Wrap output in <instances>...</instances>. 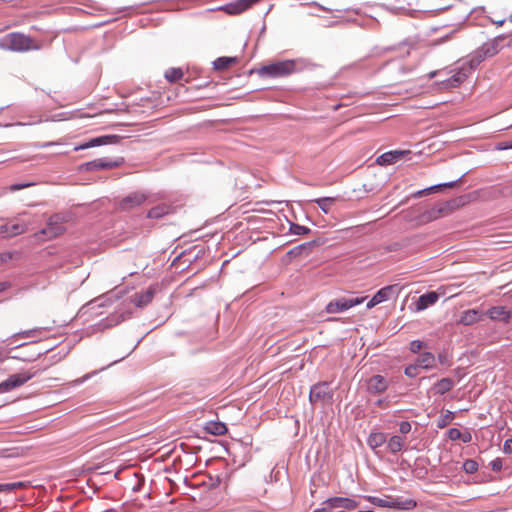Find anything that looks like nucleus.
<instances>
[{
  "instance_id": "obj_5",
  "label": "nucleus",
  "mask_w": 512,
  "mask_h": 512,
  "mask_svg": "<svg viewBox=\"0 0 512 512\" xmlns=\"http://www.w3.org/2000/svg\"><path fill=\"white\" fill-rule=\"evenodd\" d=\"M332 399L333 391L327 382H320L311 387L309 393V400L312 404L331 403Z\"/></svg>"
},
{
  "instance_id": "obj_28",
  "label": "nucleus",
  "mask_w": 512,
  "mask_h": 512,
  "mask_svg": "<svg viewBox=\"0 0 512 512\" xmlns=\"http://www.w3.org/2000/svg\"><path fill=\"white\" fill-rule=\"evenodd\" d=\"M385 443H387V437L383 432H372L367 438V444L373 451Z\"/></svg>"
},
{
  "instance_id": "obj_40",
  "label": "nucleus",
  "mask_w": 512,
  "mask_h": 512,
  "mask_svg": "<svg viewBox=\"0 0 512 512\" xmlns=\"http://www.w3.org/2000/svg\"><path fill=\"white\" fill-rule=\"evenodd\" d=\"M427 347V343L420 340H413L410 342L409 349L412 353H419L423 348Z\"/></svg>"
},
{
  "instance_id": "obj_31",
  "label": "nucleus",
  "mask_w": 512,
  "mask_h": 512,
  "mask_svg": "<svg viewBox=\"0 0 512 512\" xmlns=\"http://www.w3.org/2000/svg\"><path fill=\"white\" fill-rule=\"evenodd\" d=\"M479 320V312L475 309L466 310L461 314L459 322L463 325H471Z\"/></svg>"
},
{
  "instance_id": "obj_45",
  "label": "nucleus",
  "mask_w": 512,
  "mask_h": 512,
  "mask_svg": "<svg viewBox=\"0 0 512 512\" xmlns=\"http://www.w3.org/2000/svg\"><path fill=\"white\" fill-rule=\"evenodd\" d=\"M437 360L442 365H450V359L446 352H440L437 356Z\"/></svg>"
},
{
  "instance_id": "obj_24",
  "label": "nucleus",
  "mask_w": 512,
  "mask_h": 512,
  "mask_svg": "<svg viewBox=\"0 0 512 512\" xmlns=\"http://www.w3.org/2000/svg\"><path fill=\"white\" fill-rule=\"evenodd\" d=\"M454 385L455 382L453 381V379L448 377L442 378L432 386L431 391H433L435 395H444L445 393L452 390Z\"/></svg>"
},
{
  "instance_id": "obj_19",
  "label": "nucleus",
  "mask_w": 512,
  "mask_h": 512,
  "mask_svg": "<svg viewBox=\"0 0 512 512\" xmlns=\"http://www.w3.org/2000/svg\"><path fill=\"white\" fill-rule=\"evenodd\" d=\"M487 315L490 319L495 321H502L508 323L511 319V312L508 311L504 306H493L487 311Z\"/></svg>"
},
{
  "instance_id": "obj_2",
  "label": "nucleus",
  "mask_w": 512,
  "mask_h": 512,
  "mask_svg": "<svg viewBox=\"0 0 512 512\" xmlns=\"http://www.w3.org/2000/svg\"><path fill=\"white\" fill-rule=\"evenodd\" d=\"M0 48L13 52H27L39 49L33 38L20 32H11L0 38Z\"/></svg>"
},
{
  "instance_id": "obj_11",
  "label": "nucleus",
  "mask_w": 512,
  "mask_h": 512,
  "mask_svg": "<svg viewBox=\"0 0 512 512\" xmlns=\"http://www.w3.org/2000/svg\"><path fill=\"white\" fill-rule=\"evenodd\" d=\"M63 218L55 214L48 220L47 226L43 228L39 234L43 235L46 239H53L64 232Z\"/></svg>"
},
{
  "instance_id": "obj_48",
  "label": "nucleus",
  "mask_w": 512,
  "mask_h": 512,
  "mask_svg": "<svg viewBox=\"0 0 512 512\" xmlns=\"http://www.w3.org/2000/svg\"><path fill=\"white\" fill-rule=\"evenodd\" d=\"M31 185H33V183L13 184V185L10 186V190L11 191H17V190L29 187Z\"/></svg>"
},
{
  "instance_id": "obj_53",
  "label": "nucleus",
  "mask_w": 512,
  "mask_h": 512,
  "mask_svg": "<svg viewBox=\"0 0 512 512\" xmlns=\"http://www.w3.org/2000/svg\"><path fill=\"white\" fill-rule=\"evenodd\" d=\"M438 71H432L429 73V78H434L437 75Z\"/></svg>"
},
{
  "instance_id": "obj_3",
  "label": "nucleus",
  "mask_w": 512,
  "mask_h": 512,
  "mask_svg": "<svg viewBox=\"0 0 512 512\" xmlns=\"http://www.w3.org/2000/svg\"><path fill=\"white\" fill-rule=\"evenodd\" d=\"M368 500L374 506L395 510H412L417 506V502L413 499H404L390 495H385L384 497L369 496Z\"/></svg>"
},
{
  "instance_id": "obj_34",
  "label": "nucleus",
  "mask_w": 512,
  "mask_h": 512,
  "mask_svg": "<svg viewBox=\"0 0 512 512\" xmlns=\"http://www.w3.org/2000/svg\"><path fill=\"white\" fill-rule=\"evenodd\" d=\"M457 181H452V182H448V183H443V184H438V185H434V186H431L429 188H425V189H422V190H419L417 191L416 193L413 194V197L414 198H419L421 196H423L424 194H427L428 192H431V191H434L438 188H441V187H453L455 185Z\"/></svg>"
},
{
  "instance_id": "obj_36",
  "label": "nucleus",
  "mask_w": 512,
  "mask_h": 512,
  "mask_svg": "<svg viewBox=\"0 0 512 512\" xmlns=\"http://www.w3.org/2000/svg\"><path fill=\"white\" fill-rule=\"evenodd\" d=\"M289 230L294 235H305L311 231L310 228L296 224V223H291Z\"/></svg>"
},
{
  "instance_id": "obj_27",
  "label": "nucleus",
  "mask_w": 512,
  "mask_h": 512,
  "mask_svg": "<svg viewBox=\"0 0 512 512\" xmlns=\"http://www.w3.org/2000/svg\"><path fill=\"white\" fill-rule=\"evenodd\" d=\"M173 212V207L168 204H160L158 206H155L151 208L148 213L147 217L152 219H160L166 215H169Z\"/></svg>"
},
{
  "instance_id": "obj_7",
  "label": "nucleus",
  "mask_w": 512,
  "mask_h": 512,
  "mask_svg": "<svg viewBox=\"0 0 512 512\" xmlns=\"http://www.w3.org/2000/svg\"><path fill=\"white\" fill-rule=\"evenodd\" d=\"M358 506V502L347 497H331L323 501L322 507L313 512H331L333 509L353 510Z\"/></svg>"
},
{
  "instance_id": "obj_20",
  "label": "nucleus",
  "mask_w": 512,
  "mask_h": 512,
  "mask_svg": "<svg viewBox=\"0 0 512 512\" xmlns=\"http://www.w3.org/2000/svg\"><path fill=\"white\" fill-rule=\"evenodd\" d=\"M410 154V151H389L383 153L377 158V163L380 165H390L396 163L399 159H401L404 155Z\"/></svg>"
},
{
  "instance_id": "obj_55",
  "label": "nucleus",
  "mask_w": 512,
  "mask_h": 512,
  "mask_svg": "<svg viewBox=\"0 0 512 512\" xmlns=\"http://www.w3.org/2000/svg\"><path fill=\"white\" fill-rule=\"evenodd\" d=\"M357 512H375L373 510H367V511H357Z\"/></svg>"
},
{
  "instance_id": "obj_14",
  "label": "nucleus",
  "mask_w": 512,
  "mask_h": 512,
  "mask_svg": "<svg viewBox=\"0 0 512 512\" xmlns=\"http://www.w3.org/2000/svg\"><path fill=\"white\" fill-rule=\"evenodd\" d=\"M451 211V206L449 203H443L440 205H437L424 213L420 216V221L422 223H427L434 221L442 216L448 215Z\"/></svg>"
},
{
  "instance_id": "obj_46",
  "label": "nucleus",
  "mask_w": 512,
  "mask_h": 512,
  "mask_svg": "<svg viewBox=\"0 0 512 512\" xmlns=\"http://www.w3.org/2000/svg\"><path fill=\"white\" fill-rule=\"evenodd\" d=\"M503 452L506 454L512 453V439H506L503 444Z\"/></svg>"
},
{
  "instance_id": "obj_49",
  "label": "nucleus",
  "mask_w": 512,
  "mask_h": 512,
  "mask_svg": "<svg viewBox=\"0 0 512 512\" xmlns=\"http://www.w3.org/2000/svg\"><path fill=\"white\" fill-rule=\"evenodd\" d=\"M500 150L512 149V140L501 143L499 146Z\"/></svg>"
},
{
  "instance_id": "obj_42",
  "label": "nucleus",
  "mask_w": 512,
  "mask_h": 512,
  "mask_svg": "<svg viewBox=\"0 0 512 512\" xmlns=\"http://www.w3.org/2000/svg\"><path fill=\"white\" fill-rule=\"evenodd\" d=\"M447 437L452 440V441H455V440H458V439H461L462 438V433L459 429L457 428H450L448 431H447Z\"/></svg>"
},
{
  "instance_id": "obj_23",
  "label": "nucleus",
  "mask_w": 512,
  "mask_h": 512,
  "mask_svg": "<svg viewBox=\"0 0 512 512\" xmlns=\"http://www.w3.org/2000/svg\"><path fill=\"white\" fill-rule=\"evenodd\" d=\"M415 363L422 369L430 370L435 367L436 357L431 352H423L416 358Z\"/></svg>"
},
{
  "instance_id": "obj_1",
  "label": "nucleus",
  "mask_w": 512,
  "mask_h": 512,
  "mask_svg": "<svg viewBox=\"0 0 512 512\" xmlns=\"http://www.w3.org/2000/svg\"><path fill=\"white\" fill-rule=\"evenodd\" d=\"M306 66V61L303 59L277 61L263 66L259 74L272 78L284 77L302 71Z\"/></svg>"
},
{
  "instance_id": "obj_9",
  "label": "nucleus",
  "mask_w": 512,
  "mask_h": 512,
  "mask_svg": "<svg viewBox=\"0 0 512 512\" xmlns=\"http://www.w3.org/2000/svg\"><path fill=\"white\" fill-rule=\"evenodd\" d=\"M365 300V297H356V298H345V297H342V298H337L333 301H330L327 305H326V312L327 313H331V314H334V313H340V312H344L356 305H359L361 303H363Z\"/></svg>"
},
{
  "instance_id": "obj_12",
  "label": "nucleus",
  "mask_w": 512,
  "mask_h": 512,
  "mask_svg": "<svg viewBox=\"0 0 512 512\" xmlns=\"http://www.w3.org/2000/svg\"><path fill=\"white\" fill-rule=\"evenodd\" d=\"M470 70H471V67L470 68H468V67L457 68V69L453 70L452 71L453 74L449 78L443 80L440 83V85L446 89L456 88V87L460 86L466 80Z\"/></svg>"
},
{
  "instance_id": "obj_33",
  "label": "nucleus",
  "mask_w": 512,
  "mask_h": 512,
  "mask_svg": "<svg viewBox=\"0 0 512 512\" xmlns=\"http://www.w3.org/2000/svg\"><path fill=\"white\" fill-rule=\"evenodd\" d=\"M336 201V198L334 197H323L315 199L314 202L317 203L319 208L325 213L328 214L330 211L331 206Z\"/></svg>"
},
{
  "instance_id": "obj_22",
  "label": "nucleus",
  "mask_w": 512,
  "mask_h": 512,
  "mask_svg": "<svg viewBox=\"0 0 512 512\" xmlns=\"http://www.w3.org/2000/svg\"><path fill=\"white\" fill-rule=\"evenodd\" d=\"M154 293H155L154 289H152V288H148L144 292L135 293L132 296V302L137 307H144L152 301V299L154 297Z\"/></svg>"
},
{
  "instance_id": "obj_30",
  "label": "nucleus",
  "mask_w": 512,
  "mask_h": 512,
  "mask_svg": "<svg viewBox=\"0 0 512 512\" xmlns=\"http://www.w3.org/2000/svg\"><path fill=\"white\" fill-rule=\"evenodd\" d=\"M238 62L237 57H219L213 62L215 70H225Z\"/></svg>"
},
{
  "instance_id": "obj_35",
  "label": "nucleus",
  "mask_w": 512,
  "mask_h": 512,
  "mask_svg": "<svg viewBox=\"0 0 512 512\" xmlns=\"http://www.w3.org/2000/svg\"><path fill=\"white\" fill-rule=\"evenodd\" d=\"M454 419L453 412L447 410L445 413H442L437 421V427L442 429L448 426Z\"/></svg>"
},
{
  "instance_id": "obj_41",
  "label": "nucleus",
  "mask_w": 512,
  "mask_h": 512,
  "mask_svg": "<svg viewBox=\"0 0 512 512\" xmlns=\"http://www.w3.org/2000/svg\"><path fill=\"white\" fill-rule=\"evenodd\" d=\"M39 331H40V329H38V328L25 330V331L14 334L13 337H15V338L16 337H23V338L35 337V336H37Z\"/></svg>"
},
{
  "instance_id": "obj_18",
  "label": "nucleus",
  "mask_w": 512,
  "mask_h": 512,
  "mask_svg": "<svg viewBox=\"0 0 512 512\" xmlns=\"http://www.w3.org/2000/svg\"><path fill=\"white\" fill-rule=\"evenodd\" d=\"M388 387V382L382 375H374L367 381V391L371 394H380Z\"/></svg>"
},
{
  "instance_id": "obj_10",
  "label": "nucleus",
  "mask_w": 512,
  "mask_h": 512,
  "mask_svg": "<svg viewBox=\"0 0 512 512\" xmlns=\"http://www.w3.org/2000/svg\"><path fill=\"white\" fill-rule=\"evenodd\" d=\"M35 373L23 372L9 376L5 381L0 383V393L8 392L12 389L22 386L27 381L32 379Z\"/></svg>"
},
{
  "instance_id": "obj_21",
  "label": "nucleus",
  "mask_w": 512,
  "mask_h": 512,
  "mask_svg": "<svg viewBox=\"0 0 512 512\" xmlns=\"http://www.w3.org/2000/svg\"><path fill=\"white\" fill-rule=\"evenodd\" d=\"M439 299L438 293L435 291L427 292L421 295L416 302V310L423 311L428 307L434 305Z\"/></svg>"
},
{
  "instance_id": "obj_6",
  "label": "nucleus",
  "mask_w": 512,
  "mask_h": 512,
  "mask_svg": "<svg viewBox=\"0 0 512 512\" xmlns=\"http://www.w3.org/2000/svg\"><path fill=\"white\" fill-rule=\"evenodd\" d=\"M124 163V159L122 157H118L116 159L110 158H99L86 163L81 164V171H98V170H109L113 168H117Z\"/></svg>"
},
{
  "instance_id": "obj_38",
  "label": "nucleus",
  "mask_w": 512,
  "mask_h": 512,
  "mask_svg": "<svg viewBox=\"0 0 512 512\" xmlns=\"http://www.w3.org/2000/svg\"><path fill=\"white\" fill-rule=\"evenodd\" d=\"M404 373L407 377L414 378L419 375L420 367L414 362L405 368Z\"/></svg>"
},
{
  "instance_id": "obj_56",
  "label": "nucleus",
  "mask_w": 512,
  "mask_h": 512,
  "mask_svg": "<svg viewBox=\"0 0 512 512\" xmlns=\"http://www.w3.org/2000/svg\"><path fill=\"white\" fill-rule=\"evenodd\" d=\"M503 23H504V21L502 20V21H498V23H497V24H498V25H502Z\"/></svg>"
},
{
  "instance_id": "obj_4",
  "label": "nucleus",
  "mask_w": 512,
  "mask_h": 512,
  "mask_svg": "<svg viewBox=\"0 0 512 512\" xmlns=\"http://www.w3.org/2000/svg\"><path fill=\"white\" fill-rule=\"evenodd\" d=\"M509 46L506 35H499L492 40L485 42L476 52L478 62L488 57H493L504 47Z\"/></svg>"
},
{
  "instance_id": "obj_50",
  "label": "nucleus",
  "mask_w": 512,
  "mask_h": 512,
  "mask_svg": "<svg viewBox=\"0 0 512 512\" xmlns=\"http://www.w3.org/2000/svg\"><path fill=\"white\" fill-rule=\"evenodd\" d=\"M10 283L7 281L0 282V293L10 288Z\"/></svg>"
},
{
  "instance_id": "obj_57",
  "label": "nucleus",
  "mask_w": 512,
  "mask_h": 512,
  "mask_svg": "<svg viewBox=\"0 0 512 512\" xmlns=\"http://www.w3.org/2000/svg\"><path fill=\"white\" fill-rule=\"evenodd\" d=\"M396 249H397V248H396V246H395V247H393V248H390V250H396Z\"/></svg>"
},
{
  "instance_id": "obj_47",
  "label": "nucleus",
  "mask_w": 512,
  "mask_h": 512,
  "mask_svg": "<svg viewBox=\"0 0 512 512\" xmlns=\"http://www.w3.org/2000/svg\"><path fill=\"white\" fill-rule=\"evenodd\" d=\"M491 468L493 471H500L502 469V460L497 458L491 462Z\"/></svg>"
},
{
  "instance_id": "obj_13",
  "label": "nucleus",
  "mask_w": 512,
  "mask_h": 512,
  "mask_svg": "<svg viewBox=\"0 0 512 512\" xmlns=\"http://www.w3.org/2000/svg\"><path fill=\"white\" fill-rule=\"evenodd\" d=\"M28 229V224L24 222L10 221L0 225V236L3 238L14 237L23 234Z\"/></svg>"
},
{
  "instance_id": "obj_44",
  "label": "nucleus",
  "mask_w": 512,
  "mask_h": 512,
  "mask_svg": "<svg viewBox=\"0 0 512 512\" xmlns=\"http://www.w3.org/2000/svg\"><path fill=\"white\" fill-rule=\"evenodd\" d=\"M411 424L408 421H402L399 425V431L401 434L406 435L411 431Z\"/></svg>"
},
{
  "instance_id": "obj_52",
  "label": "nucleus",
  "mask_w": 512,
  "mask_h": 512,
  "mask_svg": "<svg viewBox=\"0 0 512 512\" xmlns=\"http://www.w3.org/2000/svg\"><path fill=\"white\" fill-rule=\"evenodd\" d=\"M6 359V356L4 355L3 351L0 350V363L3 362Z\"/></svg>"
},
{
  "instance_id": "obj_37",
  "label": "nucleus",
  "mask_w": 512,
  "mask_h": 512,
  "mask_svg": "<svg viewBox=\"0 0 512 512\" xmlns=\"http://www.w3.org/2000/svg\"><path fill=\"white\" fill-rule=\"evenodd\" d=\"M463 469L468 474H473L478 471V463L475 460L467 459L463 463Z\"/></svg>"
},
{
  "instance_id": "obj_17",
  "label": "nucleus",
  "mask_w": 512,
  "mask_h": 512,
  "mask_svg": "<svg viewBox=\"0 0 512 512\" xmlns=\"http://www.w3.org/2000/svg\"><path fill=\"white\" fill-rule=\"evenodd\" d=\"M260 0H236L234 2H230L222 7L226 13L230 15L241 14L244 11L248 10L254 4L259 2Z\"/></svg>"
},
{
  "instance_id": "obj_26",
  "label": "nucleus",
  "mask_w": 512,
  "mask_h": 512,
  "mask_svg": "<svg viewBox=\"0 0 512 512\" xmlns=\"http://www.w3.org/2000/svg\"><path fill=\"white\" fill-rule=\"evenodd\" d=\"M314 243V241H311L295 246L287 252V256H289L290 258H297L302 255L308 256L314 246Z\"/></svg>"
},
{
  "instance_id": "obj_15",
  "label": "nucleus",
  "mask_w": 512,
  "mask_h": 512,
  "mask_svg": "<svg viewBox=\"0 0 512 512\" xmlns=\"http://www.w3.org/2000/svg\"><path fill=\"white\" fill-rule=\"evenodd\" d=\"M397 292V285H389L383 287L380 290H378L376 294L367 302L366 307L368 309H371L374 306L389 300L391 296Z\"/></svg>"
},
{
  "instance_id": "obj_25",
  "label": "nucleus",
  "mask_w": 512,
  "mask_h": 512,
  "mask_svg": "<svg viewBox=\"0 0 512 512\" xmlns=\"http://www.w3.org/2000/svg\"><path fill=\"white\" fill-rule=\"evenodd\" d=\"M406 444V438L400 435H393L387 439V450L390 453L396 454L402 451Z\"/></svg>"
},
{
  "instance_id": "obj_51",
  "label": "nucleus",
  "mask_w": 512,
  "mask_h": 512,
  "mask_svg": "<svg viewBox=\"0 0 512 512\" xmlns=\"http://www.w3.org/2000/svg\"><path fill=\"white\" fill-rule=\"evenodd\" d=\"M464 443H467L471 440V435L470 434H466L465 436L462 435V438Z\"/></svg>"
},
{
  "instance_id": "obj_8",
  "label": "nucleus",
  "mask_w": 512,
  "mask_h": 512,
  "mask_svg": "<svg viewBox=\"0 0 512 512\" xmlns=\"http://www.w3.org/2000/svg\"><path fill=\"white\" fill-rule=\"evenodd\" d=\"M147 198L148 195L145 192L134 191L121 198L117 203V208L120 211H130L144 204Z\"/></svg>"
},
{
  "instance_id": "obj_16",
  "label": "nucleus",
  "mask_w": 512,
  "mask_h": 512,
  "mask_svg": "<svg viewBox=\"0 0 512 512\" xmlns=\"http://www.w3.org/2000/svg\"><path fill=\"white\" fill-rule=\"evenodd\" d=\"M120 136L118 135H104L96 138H92L89 141L80 144L74 148L75 151L84 150L92 147H98L102 145L112 144L118 142Z\"/></svg>"
},
{
  "instance_id": "obj_43",
  "label": "nucleus",
  "mask_w": 512,
  "mask_h": 512,
  "mask_svg": "<svg viewBox=\"0 0 512 512\" xmlns=\"http://www.w3.org/2000/svg\"><path fill=\"white\" fill-rule=\"evenodd\" d=\"M455 30L451 31L450 33L446 34L445 36L441 37V38H438V39H435L433 40L432 42V45H440V44H443L447 41H449L453 35L455 34Z\"/></svg>"
},
{
  "instance_id": "obj_29",
  "label": "nucleus",
  "mask_w": 512,
  "mask_h": 512,
  "mask_svg": "<svg viewBox=\"0 0 512 512\" xmlns=\"http://www.w3.org/2000/svg\"><path fill=\"white\" fill-rule=\"evenodd\" d=\"M205 430L207 433L221 436L227 432V427L224 423L218 421H209L205 425Z\"/></svg>"
},
{
  "instance_id": "obj_39",
  "label": "nucleus",
  "mask_w": 512,
  "mask_h": 512,
  "mask_svg": "<svg viewBox=\"0 0 512 512\" xmlns=\"http://www.w3.org/2000/svg\"><path fill=\"white\" fill-rule=\"evenodd\" d=\"M23 486L22 482L0 484V492H12Z\"/></svg>"
},
{
  "instance_id": "obj_54",
  "label": "nucleus",
  "mask_w": 512,
  "mask_h": 512,
  "mask_svg": "<svg viewBox=\"0 0 512 512\" xmlns=\"http://www.w3.org/2000/svg\"><path fill=\"white\" fill-rule=\"evenodd\" d=\"M53 144H54L53 142H47V143L42 144L40 147L44 148V147L51 146Z\"/></svg>"
},
{
  "instance_id": "obj_32",
  "label": "nucleus",
  "mask_w": 512,
  "mask_h": 512,
  "mask_svg": "<svg viewBox=\"0 0 512 512\" xmlns=\"http://www.w3.org/2000/svg\"><path fill=\"white\" fill-rule=\"evenodd\" d=\"M183 70L181 68L172 67L165 71L164 77L170 83H176L183 78Z\"/></svg>"
}]
</instances>
